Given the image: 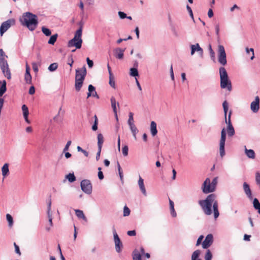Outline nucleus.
I'll return each mask as SVG.
<instances>
[{"mask_svg": "<svg viewBox=\"0 0 260 260\" xmlns=\"http://www.w3.org/2000/svg\"><path fill=\"white\" fill-rule=\"evenodd\" d=\"M199 204L205 215L209 216L212 214V206L214 219H216L219 216L218 203L215 194H210L205 200H200Z\"/></svg>", "mask_w": 260, "mask_h": 260, "instance_id": "f257e3e1", "label": "nucleus"}, {"mask_svg": "<svg viewBox=\"0 0 260 260\" xmlns=\"http://www.w3.org/2000/svg\"><path fill=\"white\" fill-rule=\"evenodd\" d=\"M20 21L23 26H26L30 31L34 30L39 23L37 16L30 12L24 13L20 18Z\"/></svg>", "mask_w": 260, "mask_h": 260, "instance_id": "f03ea898", "label": "nucleus"}, {"mask_svg": "<svg viewBox=\"0 0 260 260\" xmlns=\"http://www.w3.org/2000/svg\"><path fill=\"white\" fill-rule=\"evenodd\" d=\"M219 73L220 80V87L222 89L226 88L228 91H231L232 89V83L229 79L225 69L223 67H220L219 69Z\"/></svg>", "mask_w": 260, "mask_h": 260, "instance_id": "7ed1b4c3", "label": "nucleus"}, {"mask_svg": "<svg viewBox=\"0 0 260 260\" xmlns=\"http://www.w3.org/2000/svg\"><path fill=\"white\" fill-rule=\"evenodd\" d=\"M86 73L85 65L82 68L76 70L75 88L77 91H79L81 90Z\"/></svg>", "mask_w": 260, "mask_h": 260, "instance_id": "20e7f679", "label": "nucleus"}, {"mask_svg": "<svg viewBox=\"0 0 260 260\" xmlns=\"http://www.w3.org/2000/svg\"><path fill=\"white\" fill-rule=\"evenodd\" d=\"M80 27L75 32L74 38L70 40L68 44L69 47H75L76 49H80L81 48L82 40L81 38L82 34V25L83 24L81 22L79 23Z\"/></svg>", "mask_w": 260, "mask_h": 260, "instance_id": "39448f33", "label": "nucleus"}, {"mask_svg": "<svg viewBox=\"0 0 260 260\" xmlns=\"http://www.w3.org/2000/svg\"><path fill=\"white\" fill-rule=\"evenodd\" d=\"M222 106L223 108L225 120V122L227 124V133L229 137H232L235 135V129L232 125L231 121V116L232 114V112L230 111L229 116H228V120L226 119V115L228 111V103L226 101H224L222 104Z\"/></svg>", "mask_w": 260, "mask_h": 260, "instance_id": "423d86ee", "label": "nucleus"}, {"mask_svg": "<svg viewBox=\"0 0 260 260\" xmlns=\"http://www.w3.org/2000/svg\"><path fill=\"white\" fill-rule=\"evenodd\" d=\"M218 61L223 66L227 63L226 55L223 46L219 45L218 46Z\"/></svg>", "mask_w": 260, "mask_h": 260, "instance_id": "0eeeda50", "label": "nucleus"}, {"mask_svg": "<svg viewBox=\"0 0 260 260\" xmlns=\"http://www.w3.org/2000/svg\"><path fill=\"white\" fill-rule=\"evenodd\" d=\"M226 131L225 128H222L221 132V138L219 141V153L222 157L225 155L224 146L226 139Z\"/></svg>", "mask_w": 260, "mask_h": 260, "instance_id": "6e6552de", "label": "nucleus"}, {"mask_svg": "<svg viewBox=\"0 0 260 260\" xmlns=\"http://www.w3.org/2000/svg\"><path fill=\"white\" fill-rule=\"evenodd\" d=\"M0 68L4 76L8 79H11V74L7 61L2 60L0 63Z\"/></svg>", "mask_w": 260, "mask_h": 260, "instance_id": "1a4fd4ad", "label": "nucleus"}, {"mask_svg": "<svg viewBox=\"0 0 260 260\" xmlns=\"http://www.w3.org/2000/svg\"><path fill=\"white\" fill-rule=\"evenodd\" d=\"M82 190L85 193L90 194L92 192V185L89 180H83L80 183Z\"/></svg>", "mask_w": 260, "mask_h": 260, "instance_id": "9d476101", "label": "nucleus"}, {"mask_svg": "<svg viewBox=\"0 0 260 260\" xmlns=\"http://www.w3.org/2000/svg\"><path fill=\"white\" fill-rule=\"evenodd\" d=\"M203 192L205 193H208L213 192L215 189L211 184L210 180L209 178L206 179L202 186Z\"/></svg>", "mask_w": 260, "mask_h": 260, "instance_id": "9b49d317", "label": "nucleus"}, {"mask_svg": "<svg viewBox=\"0 0 260 260\" xmlns=\"http://www.w3.org/2000/svg\"><path fill=\"white\" fill-rule=\"evenodd\" d=\"M191 49L190 55H193L196 52H198L199 55L202 57L203 56L204 51L203 49L200 47L199 43H196L190 46Z\"/></svg>", "mask_w": 260, "mask_h": 260, "instance_id": "f8f14e48", "label": "nucleus"}, {"mask_svg": "<svg viewBox=\"0 0 260 260\" xmlns=\"http://www.w3.org/2000/svg\"><path fill=\"white\" fill-rule=\"evenodd\" d=\"M14 22V20L13 19H9L2 23L0 27V34L1 36L11 27L12 23Z\"/></svg>", "mask_w": 260, "mask_h": 260, "instance_id": "ddd939ff", "label": "nucleus"}, {"mask_svg": "<svg viewBox=\"0 0 260 260\" xmlns=\"http://www.w3.org/2000/svg\"><path fill=\"white\" fill-rule=\"evenodd\" d=\"M113 233L114 236V240L115 244L116 250L117 252H120L121 250V247L122 246V244L114 228H113Z\"/></svg>", "mask_w": 260, "mask_h": 260, "instance_id": "4468645a", "label": "nucleus"}, {"mask_svg": "<svg viewBox=\"0 0 260 260\" xmlns=\"http://www.w3.org/2000/svg\"><path fill=\"white\" fill-rule=\"evenodd\" d=\"M250 109L253 113H256L259 109V98L258 96H255L254 101L250 104Z\"/></svg>", "mask_w": 260, "mask_h": 260, "instance_id": "2eb2a0df", "label": "nucleus"}, {"mask_svg": "<svg viewBox=\"0 0 260 260\" xmlns=\"http://www.w3.org/2000/svg\"><path fill=\"white\" fill-rule=\"evenodd\" d=\"M213 235L212 234H208L205 238L202 243V247L204 249L209 247L213 243Z\"/></svg>", "mask_w": 260, "mask_h": 260, "instance_id": "dca6fc26", "label": "nucleus"}, {"mask_svg": "<svg viewBox=\"0 0 260 260\" xmlns=\"http://www.w3.org/2000/svg\"><path fill=\"white\" fill-rule=\"evenodd\" d=\"M141 253L137 249H135L133 252V260H142L141 254H145L144 249L143 247L140 248Z\"/></svg>", "mask_w": 260, "mask_h": 260, "instance_id": "f3484780", "label": "nucleus"}, {"mask_svg": "<svg viewBox=\"0 0 260 260\" xmlns=\"http://www.w3.org/2000/svg\"><path fill=\"white\" fill-rule=\"evenodd\" d=\"M243 186L244 191L245 194L246 195V196L247 197V198L249 200H252V195L251 190L250 188L249 185L246 182H244Z\"/></svg>", "mask_w": 260, "mask_h": 260, "instance_id": "a211bd4d", "label": "nucleus"}, {"mask_svg": "<svg viewBox=\"0 0 260 260\" xmlns=\"http://www.w3.org/2000/svg\"><path fill=\"white\" fill-rule=\"evenodd\" d=\"M138 184L140 189L144 196H147V192L144 183L143 179L139 176Z\"/></svg>", "mask_w": 260, "mask_h": 260, "instance_id": "6ab92c4d", "label": "nucleus"}, {"mask_svg": "<svg viewBox=\"0 0 260 260\" xmlns=\"http://www.w3.org/2000/svg\"><path fill=\"white\" fill-rule=\"evenodd\" d=\"M51 202L50 201L48 203L47 206V216L48 218L49 224L50 226H53V224L52 222L53 217L52 214L51 212Z\"/></svg>", "mask_w": 260, "mask_h": 260, "instance_id": "aec40b11", "label": "nucleus"}, {"mask_svg": "<svg viewBox=\"0 0 260 260\" xmlns=\"http://www.w3.org/2000/svg\"><path fill=\"white\" fill-rule=\"evenodd\" d=\"M124 49L120 48H117L114 50V55L116 58L122 59L124 55Z\"/></svg>", "mask_w": 260, "mask_h": 260, "instance_id": "412c9836", "label": "nucleus"}, {"mask_svg": "<svg viewBox=\"0 0 260 260\" xmlns=\"http://www.w3.org/2000/svg\"><path fill=\"white\" fill-rule=\"evenodd\" d=\"M244 150L245 153L246 155L249 158L251 159H254L255 157V153L253 150L252 149H248L246 147L244 146Z\"/></svg>", "mask_w": 260, "mask_h": 260, "instance_id": "4be33fe9", "label": "nucleus"}, {"mask_svg": "<svg viewBox=\"0 0 260 260\" xmlns=\"http://www.w3.org/2000/svg\"><path fill=\"white\" fill-rule=\"evenodd\" d=\"M129 128L131 131V132L133 134V136L135 140L137 139L136 135L138 133V129H137V127L136 126L134 123H129L128 124Z\"/></svg>", "mask_w": 260, "mask_h": 260, "instance_id": "5701e85b", "label": "nucleus"}, {"mask_svg": "<svg viewBox=\"0 0 260 260\" xmlns=\"http://www.w3.org/2000/svg\"><path fill=\"white\" fill-rule=\"evenodd\" d=\"M22 110L23 111V116H24L25 121L27 123H29L30 121L28 119V115L29 112H28V109L27 107L25 105H23L22 106Z\"/></svg>", "mask_w": 260, "mask_h": 260, "instance_id": "b1692460", "label": "nucleus"}, {"mask_svg": "<svg viewBox=\"0 0 260 260\" xmlns=\"http://www.w3.org/2000/svg\"><path fill=\"white\" fill-rule=\"evenodd\" d=\"M110 100L111 103V106L114 113V115L115 116H116V113L117 112L116 105H117V106L119 107V103L116 102L115 98L113 96L111 97Z\"/></svg>", "mask_w": 260, "mask_h": 260, "instance_id": "393cba45", "label": "nucleus"}, {"mask_svg": "<svg viewBox=\"0 0 260 260\" xmlns=\"http://www.w3.org/2000/svg\"><path fill=\"white\" fill-rule=\"evenodd\" d=\"M75 212L76 216L79 218L82 219L83 220H84L85 221H87V218L86 217L83 212L82 210H80L79 209H76V210H75Z\"/></svg>", "mask_w": 260, "mask_h": 260, "instance_id": "a878e982", "label": "nucleus"}, {"mask_svg": "<svg viewBox=\"0 0 260 260\" xmlns=\"http://www.w3.org/2000/svg\"><path fill=\"white\" fill-rule=\"evenodd\" d=\"M150 132H151V135L153 136H155L157 133V130L156 128V123L153 121L151 122Z\"/></svg>", "mask_w": 260, "mask_h": 260, "instance_id": "bb28decb", "label": "nucleus"}, {"mask_svg": "<svg viewBox=\"0 0 260 260\" xmlns=\"http://www.w3.org/2000/svg\"><path fill=\"white\" fill-rule=\"evenodd\" d=\"M253 206L254 209L257 211V212L260 214V203L257 198H254L253 200Z\"/></svg>", "mask_w": 260, "mask_h": 260, "instance_id": "cd10ccee", "label": "nucleus"}, {"mask_svg": "<svg viewBox=\"0 0 260 260\" xmlns=\"http://www.w3.org/2000/svg\"><path fill=\"white\" fill-rule=\"evenodd\" d=\"M201 251L200 250H196L191 255V260H201V258H200L199 256L201 254Z\"/></svg>", "mask_w": 260, "mask_h": 260, "instance_id": "c85d7f7f", "label": "nucleus"}, {"mask_svg": "<svg viewBox=\"0 0 260 260\" xmlns=\"http://www.w3.org/2000/svg\"><path fill=\"white\" fill-rule=\"evenodd\" d=\"M104 137L102 134L98 135V148L102 149L104 143Z\"/></svg>", "mask_w": 260, "mask_h": 260, "instance_id": "c756f323", "label": "nucleus"}, {"mask_svg": "<svg viewBox=\"0 0 260 260\" xmlns=\"http://www.w3.org/2000/svg\"><path fill=\"white\" fill-rule=\"evenodd\" d=\"M169 205H170L171 214L172 216L174 217H176L177 214L174 209V202L170 199L169 200Z\"/></svg>", "mask_w": 260, "mask_h": 260, "instance_id": "7c9ffc66", "label": "nucleus"}, {"mask_svg": "<svg viewBox=\"0 0 260 260\" xmlns=\"http://www.w3.org/2000/svg\"><path fill=\"white\" fill-rule=\"evenodd\" d=\"M2 175L4 177H5L8 175L9 172V165L8 164H5L4 165L2 168Z\"/></svg>", "mask_w": 260, "mask_h": 260, "instance_id": "2f4dec72", "label": "nucleus"}, {"mask_svg": "<svg viewBox=\"0 0 260 260\" xmlns=\"http://www.w3.org/2000/svg\"><path fill=\"white\" fill-rule=\"evenodd\" d=\"M65 179H67L70 182L72 183L76 180V177L74 173H69L65 176Z\"/></svg>", "mask_w": 260, "mask_h": 260, "instance_id": "473e14b6", "label": "nucleus"}, {"mask_svg": "<svg viewBox=\"0 0 260 260\" xmlns=\"http://www.w3.org/2000/svg\"><path fill=\"white\" fill-rule=\"evenodd\" d=\"M57 37L58 35L57 34L51 36L48 40V43L51 45H54L55 42L56 41Z\"/></svg>", "mask_w": 260, "mask_h": 260, "instance_id": "72a5a7b5", "label": "nucleus"}, {"mask_svg": "<svg viewBox=\"0 0 260 260\" xmlns=\"http://www.w3.org/2000/svg\"><path fill=\"white\" fill-rule=\"evenodd\" d=\"M130 76L132 77H137L139 76V73L136 68H133L130 69Z\"/></svg>", "mask_w": 260, "mask_h": 260, "instance_id": "f704fd0d", "label": "nucleus"}, {"mask_svg": "<svg viewBox=\"0 0 260 260\" xmlns=\"http://www.w3.org/2000/svg\"><path fill=\"white\" fill-rule=\"evenodd\" d=\"M6 218L9 223V226L11 228L13 225V219L12 216L9 214H7Z\"/></svg>", "mask_w": 260, "mask_h": 260, "instance_id": "c9c22d12", "label": "nucleus"}, {"mask_svg": "<svg viewBox=\"0 0 260 260\" xmlns=\"http://www.w3.org/2000/svg\"><path fill=\"white\" fill-rule=\"evenodd\" d=\"M42 31L43 33L46 36H50L51 35V30L45 26H43L42 27Z\"/></svg>", "mask_w": 260, "mask_h": 260, "instance_id": "e433bc0d", "label": "nucleus"}, {"mask_svg": "<svg viewBox=\"0 0 260 260\" xmlns=\"http://www.w3.org/2000/svg\"><path fill=\"white\" fill-rule=\"evenodd\" d=\"M58 67V64L56 62L51 63L48 67V70L50 72L55 71Z\"/></svg>", "mask_w": 260, "mask_h": 260, "instance_id": "4c0bfd02", "label": "nucleus"}, {"mask_svg": "<svg viewBox=\"0 0 260 260\" xmlns=\"http://www.w3.org/2000/svg\"><path fill=\"white\" fill-rule=\"evenodd\" d=\"M109 84L113 88H115V83L113 75H109Z\"/></svg>", "mask_w": 260, "mask_h": 260, "instance_id": "58836bf2", "label": "nucleus"}, {"mask_svg": "<svg viewBox=\"0 0 260 260\" xmlns=\"http://www.w3.org/2000/svg\"><path fill=\"white\" fill-rule=\"evenodd\" d=\"M24 80L27 84L31 83V76L30 74H25Z\"/></svg>", "mask_w": 260, "mask_h": 260, "instance_id": "ea45409f", "label": "nucleus"}, {"mask_svg": "<svg viewBox=\"0 0 260 260\" xmlns=\"http://www.w3.org/2000/svg\"><path fill=\"white\" fill-rule=\"evenodd\" d=\"M94 124L92 126V129L94 131L97 130L98 129V119L97 118V116L96 115H94Z\"/></svg>", "mask_w": 260, "mask_h": 260, "instance_id": "a19ab883", "label": "nucleus"}, {"mask_svg": "<svg viewBox=\"0 0 260 260\" xmlns=\"http://www.w3.org/2000/svg\"><path fill=\"white\" fill-rule=\"evenodd\" d=\"M212 257V254L210 251V250H208L206 252V253L205 256V260H211Z\"/></svg>", "mask_w": 260, "mask_h": 260, "instance_id": "79ce46f5", "label": "nucleus"}, {"mask_svg": "<svg viewBox=\"0 0 260 260\" xmlns=\"http://www.w3.org/2000/svg\"><path fill=\"white\" fill-rule=\"evenodd\" d=\"M131 211L126 206H125L123 208V216H127L129 215Z\"/></svg>", "mask_w": 260, "mask_h": 260, "instance_id": "37998d69", "label": "nucleus"}, {"mask_svg": "<svg viewBox=\"0 0 260 260\" xmlns=\"http://www.w3.org/2000/svg\"><path fill=\"white\" fill-rule=\"evenodd\" d=\"M128 148L127 145H125L122 148V153L124 156L128 155Z\"/></svg>", "mask_w": 260, "mask_h": 260, "instance_id": "c03bdc74", "label": "nucleus"}, {"mask_svg": "<svg viewBox=\"0 0 260 260\" xmlns=\"http://www.w3.org/2000/svg\"><path fill=\"white\" fill-rule=\"evenodd\" d=\"M133 115H134V114L132 112L129 113L127 124L134 123Z\"/></svg>", "mask_w": 260, "mask_h": 260, "instance_id": "a18cd8bd", "label": "nucleus"}, {"mask_svg": "<svg viewBox=\"0 0 260 260\" xmlns=\"http://www.w3.org/2000/svg\"><path fill=\"white\" fill-rule=\"evenodd\" d=\"M171 31L173 33V36L175 37H179V34L176 29V28L174 26H171Z\"/></svg>", "mask_w": 260, "mask_h": 260, "instance_id": "49530a36", "label": "nucleus"}, {"mask_svg": "<svg viewBox=\"0 0 260 260\" xmlns=\"http://www.w3.org/2000/svg\"><path fill=\"white\" fill-rule=\"evenodd\" d=\"M209 50L210 54V56L212 59L214 60L215 59V52L212 48L211 45H209Z\"/></svg>", "mask_w": 260, "mask_h": 260, "instance_id": "de8ad7c7", "label": "nucleus"}, {"mask_svg": "<svg viewBox=\"0 0 260 260\" xmlns=\"http://www.w3.org/2000/svg\"><path fill=\"white\" fill-rule=\"evenodd\" d=\"M77 149L78 151L82 152L85 156L87 157L88 156V152L87 151L83 149L81 147L78 146Z\"/></svg>", "mask_w": 260, "mask_h": 260, "instance_id": "09e8293b", "label": "nucleus"}, {"mask_svg": "<svg viewBox=\"0 0 260 260\" xmlns=\"http://www.w3.org/2000/svg\"><path fill=\"white\" fill-rule=\"evenodd\" d=\"M186 9L188 11L189 16L191 17L192 19L194 21L193 15L191 8L188 6H186Z\"/></svg>", "mask_w": 260, "mask_h": 260, "instance_id": "8fccbe9b", "label": "nucleus"}, {"mask_svg": "<svg viewBox=\"0 0 260 260\" xmlns=\"http://www.w3.org/2000/svg\"><path fill=\"white\" fill-rule=\"evenodd\" d=\"M246 51L247 54H249L250 51L252 53V56L250 57V59L252 60L254 57V50L252 48H250L249 49L248 48H246Z\"/></svg>", "mask_w": 260, "mask_h": 260, "instance_id": "3c124183", "label": "nucleus"}, {"mask_svg": "<svg viewBox=\"0 0 260 260\" xmlns=\"http://www.w3.org/2000/svg\"><path fill=\"white\" fill-rule=\"evenodd\" d=\"M255 181L257 185H260V173L256 172L255 174Z\"/></svg>", "mask_w": 260, "mask_h": 260, "instance_id": "603ef678", "label": "nucleus"}, {"mask_svg": "<svg viewBox=\"0 0 260 260\" xmlns=\"http://www.w3.org/2000/svg\"><path fill=\"white\" fill-rule=\"evenodd\" d=\"M71 143H72L71 141H69L67 142L64 148H63V152H65L69 150V148Z\"/></svg>", "mask_w": 260, "mask_h": 260, "instance_id": "864d4df0", "label": "nucleus"}, {"mask_svg": "<svg viewBox=\"0 0 260 260\" xmlns=\"http://www.w3.org/2000/svg\"><path fill=\"white\" fill-rule=\"evenodd\" d=\"M217 183V178L215 177L213 179L212 182L211 183L212 186L213 187V188H214L215 190V188H216Z\"/></svg>", "mask_w": 260, "mask_h": 260, "instance_id": "5fc2aeb1", "label": "nucleus"}, {"mask_svg": "<svg viewBox=\"0 0 260 260\" xmlns=\"http://www.w3.org/2000/svg\"><path fill=\"white\" fill-rule=\"evenodd\" d=\"M98 170L99 171L98 172V177L100 180H102L104 178V175L103 172L101 171V168L99 167L98 168Z\"/></svg>", "mask_w": 260, "mask_h": 260, "instance_id": "6e6d98bb", "label": "nucleus"}, {"mask_svg": "<svg viewBox=\"0 0 260 260\" xmlns=\"http://www.w3.org/2000/svg\"><path fill=\"white\" fill-rule=\"evenodd\" d=\"M87 64L89 68H92L93 66V61L90 60L88 57L86 58Z\"/></svg>", "mask_w": 260, "mask_h": 260, "instance_id": "4d7b16f0", "label": "nucleus"}, {"mask_svg": "<svg viewBox=\"0 0 260 260\" xmlns=\"http://www.w3.org/2000/svg\"><path fill=\"white\" fill-rule=\"evenodd\" d=\"M32 69L35 72L37 73L38 72V66L37 63L33 62L32 63Z\"/></svg>", "mask_w": 260, "mask_h": 260, "instance_id": "13d9d810", "label": "nucleus"}, {"mask_svg": "<svg viewBox=\"0 0 260 260\" xmlns=\"http://www.w3.org/2000/svg\"><path fill=\"white\" fill-rule=\"evenodd\" d=\"M118 14L121 19H124L126 17V14L123 12L119 11Z\"/></svg>", "mask_w": 260, "mask_h": 260, "instance_id": "bf43d9fd", "label": "nucleus"}, {"mask_svg": "<svg viewBox=\"0 0 260 260\" xmlns=\"http://www.w3.org/2000/svg\"><path fill=\"white\" fill-rule=\"evenodd\" d=\"M88 90L89 92L92 93H93V91H94V90H95V88L93 85L90 84L88 86Z\"/></svg>", "mask_w": 260, "mask_h": 260, "instance_id": "052dcab7", "label": "nucleus"}, {"mask_svg": "<svg viewBox=\"0 0 260 260\" xmlns=\"http://www.w3.org/2000/svg\"><path fill=\"white\" fill-rule=\"evenodd\" d=\"M35 92V88L34 86H31L29 89L28 93L29 94L32 95Z\"/></svg>", "mask_w": 260, "mask_h": 260, "instance_id": "680f3d73", "label": "nucleus"}, {"mask_svg": "<svg viewBox=\"0 0 260 260\" xmlns=\"http://www.w3.org/2000/svg\"><path fill=\"white\" fill-rule=\"evenodd\" d=\"M203 238H204V236L203 235H201L199 237V238L197 240V243H196L197 246H199L201 244Z\"/></svg>", "mask_w": 260, "mask_h": 260, "instance_id": "e2e57ef3", "label": "nucleus"}, {"mask_svg": "<svg viewBox=\"0 0 260 260\" xmlns=\"http://www.w3.org/2000/svg\"><path fill=\"white\" fill-rule=\"evenodd\" d=\"M127 234L129 236H134L136 235V233L135 230L128 231L127 232Z\"/></svg>", "mask_w": 260, "mask_h": 260, "instance_id": "0e129e2a", "label": "nucleus"}, {"mask_svg": "<svg viewBox=\"0 0 260 260\" xmlns=\"http://www.w3.org/2000/svg\"><path fill=\"white\" fill-rule=\"evenodd\" d=\"M236 9L238 10H240V8L237 5L235 4L232 7H231L230 8V11L231 12H233Z\"/></svg>", "mask_w": 260, "mask_h": 260, "instance_id": "69168bd1", "label": "nucleus"}, {"mask_svg": "<svg viewBox=\"0 0 260 260\" xmlns=\"http://www.w3.org/2000/svg\"><path fill=\"white\" fill-rule=\"evenodd\" d=\"M14 246H15V252L19 255H20L21 252H20L19 246L17 245H16V244L15 243H14Z\"/></svg>", "mask_w": 260, "mask_h": 260, "instance_id": "338daca9", "label": "nucleus"}, {"mask_svg": "<svg viewBox=\"0 0 260 260\" xmlns=\"http://www.w3.org/2000/svg\"><path fill=\"white\" fill-rule=\"evenodd\" d=\"M215 30H216V34L218 37H219V25L216 24L215 25Z\"/></svg>", "mask_w": 260, "mask_h": 260, "instance_id": "774afa93", "label": "nucleus"}]
</instances>
